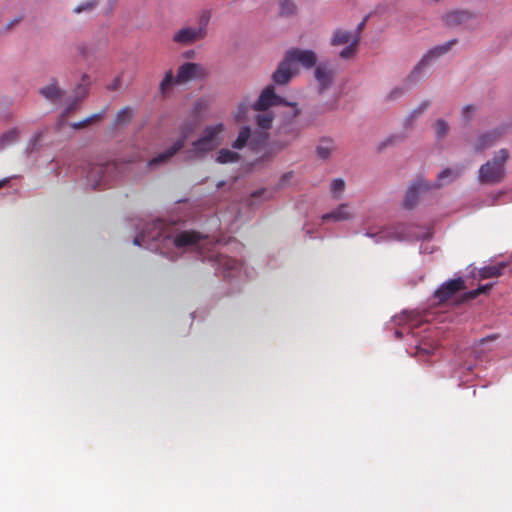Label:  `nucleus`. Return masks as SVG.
Segmentation results:
<instances>
[{
	"label": "nucleus",
	"instance_id": "nucleus-1",
	"mask_svg": "<svg viewBox=\"0 0 512 512\" xmlns=\"http://www.w3.org/2000/svg\"><path fill=\"white\" fill-rule=\"evenodd\" d=\"M217 243L194 230L175 232L164 236L159 247L160 253L167 258L174 260L178 254L173 249H186L196 247L204 259H208L217 271H220L225 278L234 276L241 263L236 259L214 252Z\"/></svg>",
	"mask_w": 512,
	"mask_h": 512
},
{
	"label": "nucleus",
	"instance_id": "nucleus-2",
	"mask_svg": "<svg viewBox=\"0 0 512 512\" xmlns=\"http://www.w3.org/2000/svg\"><path fill=\"white\" fill-rule=\"evenodd\" d=\"M509 159L507 149H500L492 160L487 161L479 169L478 179L482 184H497L505 177V164Z\"/></svg>",
	"mask_w": 512,
	"mask_h": 512
},
{
	"label": "nucleus",
	"instance_id": "nucleus-3",
	"mask_svg": "<svg viewBox=\"0 0 512 512\" xmlns=\"http://www.w3.org/2000/svg\"><path fill=\"white\" fill-rule=\"evenodd\" d=\"M211 19L210 10H203L197 18V27H183L173 35V41L181 45L193 44L207 36Z\"/></svg>",
	"mask_w": 512,
	"mask_h": 512
},
{
	"label": "nucleus",
	"instance_id": "nucleus-4",
	"mask_svg": "<svg viewBox=\"0 0 512 512\" xmlns=\"http://www.w3.org/2000/svg\"><path fill=\"white\" fill-rule=\"evenodd\" d=\"M330 43L332 46L347 45L340 51L339 56L349 60L354 58L358 52L360 37L352 31L337 29L334 31Z\"/></svg>",
	"mask_w": 512,
	"mask_h": 512
},
{
	"label": "nucleus",
	"instance_id": "nucleus-5",
	"mask_svg": "<svg viewBox=\"0 0 512 512\" xmlns=\"http://www.w3.org/2000/svg\"><path fill=\"white\" fill-rule=\"evenodd\" d=\"M276 105H285L292 107L293 118L297 117L300 113V110L297 108L295 103L289 102L275 93V88L273 85H268L262 90L256 102L252 105V108L255 111H266L270 107Z\"/></svg>",
	"mask_w": 512,
	"mask_h": 512
},
{
	"label": "nucleus",
	"instance_id": "nucleus-6",
	"mask_svg": "<svg viewBox=\"0 0 512 512\" xmlns=\"http://www.w3.org/2000/svg\"><path fill=\"white\" fill-rule=\"evenodd\" d=\"M457 42L456 39L450 40L446 42L443 45L436 46L432 49H430L418 62V64L414 67V69L411 71L408 79L410 81H416L421 76L423 70L429 65L430 61L432 59H436L445 53H447L452 46Z\"/></svg>",
	"mask_w": 512,
	"mask_h": 512
},
{
	"label": "nucleus",
	"instance_id": "nucleus-7",
	"mask_svg": "<svg viewBox=\"0 0 512 512\" xmlns=\"http://www.w3.org/2000/svg\"><path fill=\"white\" fill-rule=\"evenodd\" d=\"M121 168L122 166H119L115 162H107L106 164L94 166L88 177L91 179L94 175L100 176V179L96 182L94 188L105 186L108 185L110 181L116 179Z\"/></svg>",
	"mask_w": 512,
	"mask_h": 512
},
{
	"label": "nucleus",
	"instance_id": "nucleus-8",
	"mask_svg": "<svg viewBox=\"0 0 512 512\" xmlns=\"http://www.w3.org/2000/svg\"><path fill=\"white\" fill-rule=\"evenodd\" d=\"M285 57L289 62L298 69L302 66L305 69L314 67L317 63V55L312 50H302L299 48H292L286 51Z\"/></svg>",
	"mask_w": 512,
	"mask_h": 512
},
{
	"label": "nucleus",
	"instance_id": "nucleus-9",
	"mask_svg": "<svg viewBox=\"0 0 512 512\" xmlns=\"http://www.w3.org/2000/svg\"><path fill=\"white\" fill-rule=\"evenodd\" d=\"M508 129V124H502L496 128L480 134L474 146L475 152H482L495 145L506 134Z\"/></svg>",
	"mask_w": 512,
	"mask_h": 512
},
{
	"label": "nucleus",
	"instance_id": "nucleus-10",
	"mask_svg": "<svg viewBox=\"0 0 512 512\" xmlns=\"http://www.w3.org/2000/svg\"><path fill=\"white\" fill-rule=\"evenodd\" d=\"M206 76V70L202 65L187 62L178 68L175 82L178 84L187 83L191 80L203 79Z\"/></svg>",
	"mask_w": 512,
	"mask_h": 512
},
{
	"label": "nucleus",
	"instance_id": "nucleus-11",
	"mask_svg": "<svg viewBox=\"0 0 512 512\" xmlns=\"http://www.w3.org/2000/svg\"><path fill=\"white\" fill-rule=\"evenodd\" d=\"M431 189V182H428L424 178L416 179L406 191L404 206L408 209L414 208L417 204L419 195Z\"/></svg>",
	"mask_w": 512,
	"mask_h": 512
},
{
	"label": "nucleus",
	"instance_id": "nucleus-12",
	"mask_svg": "<svg viewBox=\"0 0 512 512\" xmlns=\"http://www.w3.org/2000/svg\"><path fill=\"white\" fill-rule=\"evenodd\" d=\"M465 289V281L459 277L456 279H451L445 283H443L440 288H438L434 297L438 301V303H443L453 297L457 292Z\"/></svg>",
	"mask_w": 512,
	"mask_h": 512
},
{
	"label": "nucleus",
	"instance_id": "nucleus-13",
	"mask_svg": "<svg viewBox=\"0 0 512 512\" xmlns=\"http://www.w3.org/2000/svg\"><path fill=\"white\" fill-rule=\"evenodd\" d=\"M297 72V68L284 56L276 70L273 72L272 80L276 85H286Z\"/></svg>",
	"mask_w": 512,
	"mask_h": 512
},
{
	"label": "nucleus",
	"instance_id": "nucleus-14",
	"mask_svg": "<svg viewBox=\"0 0 512 512\" xmlns=\"http://www.w3.org/2000/svg\"><path fill=\"white\" fill-rule=\"evenodd\" d=\"M186 142L185 137L179 138L174 144L168 148L166 151L159 153L157 156L152 158L148 163L147 166L150 168L157 167L159 165H162L169 161L178 151H180Z\"/></svg>",
	"mask_w": 512,
	"mask_h": 512
},
{
	"label": "nucleus",
	"instance_id": "nucleus-15",
	"mask_svg": "<svg viewBox=\"0 0 512 512\" xmlns=\"http://www.w3.org/2000/svg\"><path fill=\"white\" fill-rule=\"evenodd\" d=\"M353 218L351 207L347 203H342L329 213L322 214V223L327 221L341 222Z\"/></svg>",
	"mask_w": 512,
	"mask_h": 512
},
{
	"label": "nucleus",
	"instance_id": "nucleus-16",
	"mask_svg": "<svg viewBox=\"0 0 512 512\" xmlns=\"http://www.w3.org/2000/svg\"><path fill=\"white\" fill-rule=\"evenodd\" d=\"M474 18V14L468 10H453L445 14L443 21L449 27L465 24Z\"/></svg>",
	"mask_w": 512,
	"mask_h": 512
},
{
	"label": "nucleus",
	"instance_id": "nucleus-17",
	"mask_svg": "<svg viewBox=\"0 0 512 512\" xmlns=\"http://www.w3.org/2000/svg\"><path fill=\"white\" fill-rule=\"evenodd\" d=\"M39 94L46 100L57 103L62 99L65 92L59 87L58 81L53 78L49 84L39 89Z\"/></svg>",
	"mask_w": 512,
	"mask_h": 512
},
{
	"label": "nucleus",
	"instance_id": "nucleus-18",
	"mask_svg": "<svg viewBox=\"0 0 512 512\" xmlns=\"http://www.w3.org/2000/svg\"><path fill=\"white\" fill-rule=\"evenodd\" d=\"M461 174V169L445 168L437 175V181L431 183L432 189L441 188L455 181Z\"/></svg>",
	"mask_w": 512,
	"mask_h": 512
},
{
	"label": "nucleus",
	"instance_id": "nucleus-19",
	"mask_svg": "<svg viewBox=\"0 0 512 512\" xmlns=\"http://www.w3.org/2000/svg\"><path fill=\"white\" fill-rule=\"evenodd\" d=\"M336 72L337 69L334 65L330 63H322V98H324V96L328 94L329 90L331 89L330 86L334 80Z\"/></svg>",
	"mask_w": 512,
	"mask_h": 512
},
{
	"label": "nucleus",
	"instance_id": "nucleus-20",
	"mask_svg": "<svg viewBox=\"0 0 512 512\" xmlns=\"http://www.w3.org/2000/svg\"><path fill=\"white\" fill-rule=\"evenodd\" d=\"M223 130H224V125L221 123L207 126L204 129L201 137L207 139V141H209L212 145L217 147L219 144L217 141V137L219 134H221L223 132Z\"/></svg>",
	"mask_w": 512,
	"mask_h": 512
},
{
	"label": "nucleus",
	"instance_id": "nucleus-21",
	"mask_svg": "<svg viewBox=\"0 0 512 512\" xmlns=\"http://www.w3.org/2000/svg\"><path fill=\"white\" fill-rule=\"evenodd\" d=\"M240 158L239 153L223 148L218 152L216 161L220 164H227L238 162Z\"/></svg>",
	"mask_w": 512,
	"mask_h": 512
},
{
	"label": "nucleus",
	"instance_id": "nucleus-22",
	"mask_svg": "<svg viewBox=\"0 0 512 512\" xmlns=\"http://www.w3.org/2000/svg\"><path fill=\"white\" fill-rule=\"evenodd\" d=\"M346 188L345 181L342 178H335L330 183V193L333 199L340 200Z\"/></svg>",
	"mask_w": 512,
	"mask_h": 512
},
{
	"label": "nucleus",
	"instance_id": "nucleus-23",
	"mask_svg": "<svg viewBox=\"0 0 512 512\" xmlns=\"http://www.w3.org/2000/svg\"><path fill=\"white\" fill-rule=\"evenodd\" d=\"M106 110L107 109L105 108L101 112L95 113V114L85 118L82 121L72 123L71 127L73 129H82V128H85V127H87L88 125H90V124H92L94 122L100 121L105 116Z\"/></svg>",
	"mask_w": 512,
	"mask_h": 512
},
{
	"label": "nucleus",
	"instance_id": "nucleus-24",
	"mask_svg": "<svg viewBox=\"0 0 512 512\" xmlns=\"http://www.w3.org/2000/svg\"><path fill=\"white\" fill-rule=\"evenodd\" d=\"M193 152L200 156L202 154H205L206 152L212 151L214 148H216L214 145H212L207 139L200 137L198 140L194 141L193 144Z\"/></svg>",
	"mask_w": 512,
	"mask_h": 512
},
{
	"label": "nucleus",
	"instance_id": "nucleus-25",
	"mask_svg": "<svg viewBox=\"0 0 512 512\" xmlns=\"http://www.w3.org/2000/svg\"><path fill=\"white\" fill-rule=\"evenodd\" d=\"M19 138V131L17 128H11L4 132L0 137V149L15 143Z\"/></svg>",
	"mask_w": 512,
	"mask_h": 512
},
{
	"label": "nucleus",
	"instance_id": "nucleus-26",
	"mask_svg": "<svg viewBox=\"0 0 512 512\" xmlns=\"http://www.w3.org/2000/svg\"><path fill=\"white\" fill-rule=\"evenodd\" d=\"M133 113L130 107H124L122 108L116 115L114 120V125L116 127L118 126H125L127 125L131 119H132Z\"/></svg>",
	"mask_w": 512,
	"mask_h": 512
},
{
	"label": "nucleus",
	"instance_id": "nucleus-27",
	"mask_svg": "<svg viewBox=\"0 0 512 512\" xmlns=\"http://www.w3.org/2000/svg\"><path fill=\"white\" fill-rule=\"evenodd\" d=\"M263 113H260L256 116V123L257 126L262 130H268L272 126V122L274 120V116L272 113L267 111H262Z\"/></svg>",
	"mask_w": 512,
	"mask_h": 512
},
{
	"label": "nucleus",
	"instance_id": "nucleus-28",
	"mask_svg": "<svg viewBox=\"0 0 512 512\" xmlns=\"http://www.w3.org/2000/svg\"><path fill=\"white\" fill-rule=\"evenodd\" d=\"M505 267H506V264H504V263L484 267L483 269L480 270V275L482 278L498 277L502 274V270Z\"/></svg>",
	"mask_w": 512,
	"mask_h": 512
},
{
	"label": "nucleus",
	"instance_id": "nucleus-29",
	"mask_svg": "<svg viewBox=\"0 0 512 512\" xmlns=\"http://www.w3.org/2000/svg\"><path fill=\"white\" fill-rule=\"evenodd\" d=\"M251 130L249 127H243L235 141L232 143V147L234 149H242L246 146L249 138H250Z\"/></svg>",
	"mask_w": 512,
	"mask_h": 512
},
{
	"label": "nucleus",
	"instance_id": "nucleus-30",
	"mask_svg": "<svg viewBox=\"0 0 512 512\" xmlns=\"http://www.w3.org/2000/svg\"><path fill=\"white\" fill-rule=\"evenodd\" d=\"M280 14L282 16H291L296 13V5L292 0H278Z\"/></svg>",
	"mask_w": 512,
	"mask_h": 512
},
{
	"label": "nucleus",
	"instance_id": "nucleus-31",
	"mask_svg": "<svg viewBox=\"0 0 512 512\" xmlns=\"http://www.w3.org/2000/svg\"><path fill=\"white\" fill-rule=\"evenodd\" d=\"M43 138V131L36 132L29 140L27 144V152L33 153L37 151L40 147V141Z\"/></svg>",
	"mask_w": 512,
	"mask_h": 512
},
{
	"label": "nucleus",
	"instance_id": "nucleus-32",
	"mask_svg": "<svg viewBox=\"0 0 512 512\" xmlns=\"http://www.w3.org/2000/svg\"><path fill=\"white\" fill-rule=\"evenodd\" d=\"M335 149L336 145L332 139L322 137V159L328 158Z\"/></svg>",
	"mask_w": 512,
	"mask_h": 512
},
{
	"label": "nucleus",
	"instance_id": "nucleus-33",
	"mask_svg": "<svg viewBox=\"0 0 512 512\" xmlns=\"http://www.w3.org/2000/svg\"><path fill=\"white\" fill-rule=\"evenodd\" d=\"M173 83H176V82H175V79L173 76V72L170 70L165 74V77L163 78V80L160 83L161 93H163V94L166 93L170 89V87L172 86Z\"/></svg>",
	"mask_w": 512,
	"mask_h": 512
},
{
	"label": "nucleus",
	"instance_id": "nucleus-34",
	"mask_svg": "<svg viewBox=\"0 0 512 512\" xmlns=\"http://www.w3.org/2000/svg\"><path fill=\"white\" fill-rule=\"evenodd\" d=\"M492 288V284H486V285H483V286H480L478 287L477 289L475 290H472V291H469L465 294L464 298L465 300H471V299H474L476 298L478 295L482 294V293H486L488 292L490 289Z\"/></svg>",
	"mask_w": 512,
	"mask_h": 512
},
{
	"label": "nucleus",
	"instance_id": "nucleus-35",
	"mask_svg": "<svg viewBox=\"0 0 512 512\" xmlns=\"http://www.w3.org/2000/svg\"><path fill=\"white\" fill-rule=\"evenodd\" d=\"M435 131L438 137H443L448 132V124L444 120H438L435 124Z\"/></svg>",
	"mask_w": 512,
	"mask_h": 512
},
{
	"label": "nucleus",
	"instance_id": "nucleus-36",
	"mask_svg": "<svg viewBox=\"0 0 512 512\" xmlns=\"http://www.w3.org/2000/svg\"><path fill=\"white\" fill-rule=\"evenodd\" d=\"M97 5L95 0L88 1L86 3L80 4L74 8V12L79 14L83 11L92 10Z\"/></svg>",
	"mask_w": 512,
	"mask_h": 512
},
{
	"label": "nucleus",
	"instance_id": "nucleus-37",
	"mask_svg": "<svg viewBox=\"0 0 512 512\" xmlns=\"http://www.w3.org/2000/svg\"><path fill=\"white\" fill-rule=\"evenodd\" d=\"M476 111V107L474 105H466L462 110V117L466 122H469L472 114Z\"/></svg>",
	"mask_w": 512,
	"mask_h": 512
},
{
	"label": "nucleus",
	"instance_id": "nucleus-38",
	"mask_svg": "<svg viewBox=\"0 0 512 512\" xmlns=\"http://www.w3.org/2000/svg\"><path fill=\"white\" fill-rule=\"evenodd\" d=\"M429 106L428 101L422 102L413 112L411 113L412 117H417L418 115L422 114Z\"/></svg>",
	"mask_w": 512,
	"mask_h": 512
},
{
	"label": "nucleus",
	"instance_id": "nucleus-39",
	"mask_svg": "<svg viewBox=\"0 0 512 512\" xmlns=\"http://www.w3.org/2000/svg\"><path fill=\"white\" fill-rule=\"evenodd\" d=\"M79 101L80 99H75L71 104H69L65 111L62 113V118L67 117L69 113L75 110L78 106Z\"/></svg>",
	"mask_w": 512,
	"mask_h": 512
},
{
	"label": "nucleus",
	"instance_id": "nucleus-40",
	"mask_svg": "<svg viewBox=\"0 0 512 512\" xmlns=\"http://www.w3.org/2000/svg\"><path fill=\"white\" fill-rule=\"evenodd\" d=\"M332 96H333V100L331 102L327 101L325 103V106H326L327 109H332L333 108L334 103L336 102V100L339 97V90L336 89V88H332Z\"/></svg>",
	"mask_w": 512,
	"mask_h": 512
},
{
	"label": "nucleus",
	"instance_id": "nucleus-41",
	"mask_svg": "<svg viewBox=\"0 0 512 512\" xmlns=\"http://www.w3.org/2000/svg\"><path fill=\"white\" fill-rule=\"evenodd\" d=\"M367 18H368L367 16L364 17V19L357 25L356 29L354 31H352L354 34H357L358 37H360V38H361V33L366 26Z\"/></svg>",
	"mask_w": 512,
	"mask_h": 512
},
{
	"label": "nucleus",
	"instance_id": "nucleus-42",
	"mask_svg": "<svg viewBox=\"0 0 512 512\" xmlns=\"http://www.w3.org/2000/svg\"><path fill=\"white\" fill-rule=\"evenodd\" d=\"M82 81L85 83V84H81L78 86V89L81 90L83 92V95H86L87 94V85L89 84V76L84 74L82 76Z\"/></svg>",
	"mask_w": 512,
	"mask_h": 512
},
{
	"label": "nucleus",
	"instance_id": "nucleus-43",
	"mask_svg": "<svg viewBox=\"0 0 512 512\" xmlns=\"http://www.w3.org/2000/svg\"><path fill=\"white\" fill-rule=\"evenodd\" d=\"M292 178H293V172H287V173L283 174L280 179L279 185L281 187H284L288 183V181Z\"/></svg>",
	"mask_w": 512,
	"mask_h": 512
},
{
	"label": "nucleus",
	"instance_id": "nucleus-44",
	"mask_svg": "<svg viewBox=\"0 0 512 512\" xmlns=\"http://www.w3.org/2000/svg\"><path fill=\"white\" fill-rule=\"evenodd\" d=\"M380 235H381L380 236L381 238L392 237V235L389 232H387V231H381ZM393 238L402 239L403 235H402L401 232H396L395 235L393 236Z\"/></svg>",
	"mask_w": 512,
	"mask_h": 512
},
{
	"label": "nucleus",
	"instance_id": "nucleus-45",
	"mask_svg": "<svg viewBox=\"0 0 512 512\" xmlns=\"http://www.w3.org/2000/svg\"><path fill=\"white\" fill-rule=\"evenodd\" d=\"M402 93H403L402 89L396 88L391 91V93L389 94V98H396V97L400 96Z\"/></svg>",
	"mask_w": 512,
	"mask_h": 512
},
{
	"label": "nucleus",
	"instance_id": "nucleus-46",
	"mask_svg": "<svg viewBox=\"0 0 512 512\" xmlns=\"http://www.w3.org/2000/svg\"><path fill=\"white\" fill-rule=\"evenodd\" d=\"M19 22H20V19H19V18H17V19H15V20L11 21L10 23H8V24H7L6 29H7V30L11 29L14 25L18 24Z\"/></svg>",
	"mask_w": 512,
	"mask_h": 512
},
{
	"label": "nucleus",
	"instance_id": "nucleus-47",
	"mask_svg": "<svg viewBox=\"0 0 512 512\" xmlns=\"http://www.w3.org/2000/svg\"><path fill=\"white\" fill-rule=\"evenodd\" d=\"M422 353H423V354H429V353H430V350H428V349H426V348H424V347L420 346V347H418V354H422Z\"/></svg>",
	"mask_w": 512,
	"mask_h": 512
},
{
	"label": "nucleus",
	"instance_id": "nucleus-48",
	"mask_svg": "<svg viewBox=\"0 0 512 512\" xmlns=\"http://www.w3.org/2000/svg\"><path fill=\"white\" fill-rule=\"evenodd\" d=\"M314 76L317 80L320 81V66L316 67L314 70Z\"/></svg>",
	"mask_w": 512,
	"mask_h": 512
},
{
	"label": "nucleus",
	"instance_id": "nucleus-49",
	"mask_svg": "<svg viewBox=\"0 0 512 512\" xmlns=\"http://www.w3.org/2000/svg\"><path fill=\"white\" fill-rule=\"evenodd\" d=\"M134 244H135V245H140L139 237H135V238H134Z\"/></svg>",
	"mask_w": 512,
	"mask_h": 512
},
{
	"label": "nucleus",
	"instance_id": "nucleus-50",
	"mask_svg": "<svg viewBox=\"0 0 512 512\" xmlns=\"http://www.w3.org/2000/svg\"><path fill=\"white\" fill-rule=\"evenodd\" d=\"M224 184H225V182H224V181H221V182H219V183L217 184V187H218V188H220V187H222Z\"/></svg>",
	"mask_w": 512,
	"mask_h": 512
},
{
	"label": "nucleus",
	"instance_id": "nucleus-51",
	"mask_svg": "<svg viewBox=\"0 0 512 512\" xmlns=\"http://www.w3.org/2000/svg\"><path fill=\"white\" fill-rule=\"evenodd\" d=\"M316 152L320 153V147H316Z\"/></svg>",
	"mask_w": 512,
	"mask_h": 512
},
{
	"label": "nucleus",
	"instance_id": "nucleus-52",
	"mask_svg": "<svg viewBox=\"0 0 512 512\" xmlns=\"http://www.w3.org/2000/svg\"><path fill=\"white\" fill-rule=\"evenodd\" d=\"M2 187V183L0 182V188Z\"/></svg>",
	"mask_w": 512,
	"mask_h": 512
}]
</instances>
